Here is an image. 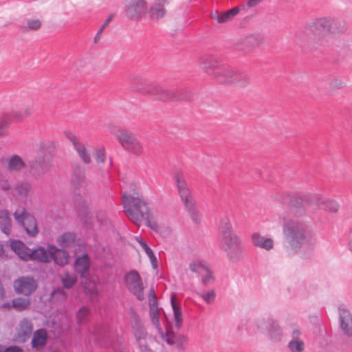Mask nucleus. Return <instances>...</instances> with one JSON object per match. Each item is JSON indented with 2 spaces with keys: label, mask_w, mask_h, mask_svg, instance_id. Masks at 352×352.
<instances>
[{
  "label": "nucleus",
  "mask_w": 352,
  "mask_h": 352,
  "mask_svg": "<svg viewBox=\"0 0 352 352\" xmlns=\"http://www.w3.org/2000/svg\"><path fill=\"white\" fill-rule=\"evenodd\" d=\"M318 201L317 195H309L305 198L292 197L289 203L288 212L279 217L287 248L295 253L313 245L316 242L309 223L301 218L307 214L305 205H311L314 201L318 206Z\"/></svg>",
  "instance_id": "1"
},
{
  "label": "nucleus",
  "mask_w": 352,
  "mask_h": 352,
  "mask_svg": "<svg viewBox=\"0 0 352 352\" xmlns=\"http://www.w3.org/2000/svg\"><path fill=\"white\" fill-rule=\"evenodd\" d=\"M122 204L126 216L136 225H140L144 219L147 226L157 232L160 226L151 214L148 204L139 192L136 186H132L130 192L122 195Z\"/></svg>",
  "instance_id": "2"
},
{
  "label": "nucleus",
  "mask_w": 352,
  "mask_h": 352,
  "mask_svg": "<svg viewBox=\"0 0 352 352\" xmlns=\"http://www.w3.org/2000/svg\"><path fill=\"white\" fill-rule=\"evenodd\" d=\"M314 36V43L318 46H328L331 34L344 33L348 29L347 22L340 18L322 16L314 19L305 27Z\"/></svg>",
  "instance_id": "3"
},
{
  "label": "nucleus",
  "mask_w": 352,
  "mask_h": 352,
  "mask_svg": "<svg viewBox=\"0 0 352 352\" xmlns=\"http://www.w3.org/2000/svg\"><path fill=\"white\" fill-rule=\"evenodd\" d=\"M201 67L208 75L221 83H239L245 86L250 82V78L246 74L235 70L213 56H204Z\"/></svg>",
  "instance_id": "4"
},
{
  "label": "nucleus",
  "mask_w": 352,
  "mask_h": 352,
  "mask_svg": "<svg viewBox=\"0 0 352 352\" xmlns=\"http://www.w3.org/2000/svg\"><path fill=\"white\" fill-rule=\"evenodd\" d=\"M218 234L220 248L225 252L228 259L233 263L243 260L245 255L242 240L234 231L230 219L228 216L221 218Z\"/></svg>",
  "instance_id": "5"
},
{
  "label": "nucleus",
  "mask_w": 352,
  "mask_h": 352,
  "mask_svg": "<svg viewBox=\"0 0 352 352\" xmlns=\"http://www.w3.org/2000/svg\"><path fill=\"white\" fill-rule=\"evenodd\" d=\"M148 306L151 321L157 329L162 342L166 343L170 346H177L179 336L168 328H166L164 331L161 328L160 320L161 314H164V311L157 305V296L153 289L149 291L148 294Z\"/></svg>",
  "instance_id": "6"
},
{
  "label": "nucleus",
  "mask_w": 352,
  "mask_h": 352,
  "mask_svg": "<svg viewBox=\"0 0 352 352\" xmlns=\"http://www.w3.org/2000/svg\"><path fill=\"white\" fill-rule=\"evenodd\" d=\"M173 178L176 183L180 198L184 204L186 210L190 214L192 221L195 223H199L201 220V217L197 208L196 202L187 185L184 175L183 173L177 172L174 175Z\"/></svg>",
  "instance_id": "7"
},
{
  "label": "nucleus",
  "mask_w": 352,
  "mask_h": 352,
  "mask_svg": "<svg viewBox=\"0 0 352 352\" xmlns=\"http://www.w3.org/2000/svg\"><path fill=\"white\" fill-rule=\"evenodd\" d=\"M129 322L133 330L135 343L140 352H154L150 347L151 338L148 336L142 320L133 309L129 311Z\"/></svg>",
  "instance_id": "8"
},
{
  "label": "nucleus",
  "mask_w": 352,
  "mask_h": 352,
  "mask_svg": "<svg viewBox=\"0 0 352 352\" xmlns=\"http://www.w3.org/2000/svg\"><path fill=\"white\" fill-rule=\"evenodd\" d=\"M189 269L198 275L202 285L206 287L212 285L215 282L214 273L204 260H193L189 264Z\"/></svg>",
  "instance_id": "9"
},
{
  "label": "nucleus",
  "mask_w": 352,
  "mask_h": 352,
  "mask_svg": "<svg viewBox=\"0 0 352 352\" xmlns=\"http://www.w3.org/2000/svg\"><path fill=\"white\" fill-rule=\"evenodd\" d=\"M117 138L125 150L135 155L143 154V146L133 132L127 130H120L117 134Z\"/></svg>",
  "instance_id": "10"
},
{
  "label": "nucleus",
  "mask_w": 352,
  "mask_h": 352,
  "mask_svg": "<svg viewBox=\"0 0 352 352\" xmlns=\"http://www.w3.org/2000/svg\"><path fill=\"white\" fill-rule=\"evenodd\" d=\"M15 220L22 226L30 236H35L38 232V228L35 217L28 213L23 207H19L14 212Z\"/></svg>",
  "instance_id": "11"
},
{
  "label": "nucleus",
  "mask_w": 352,
  "mask_h": 352,
  "mask_svg": "<svg viewBox=\"0 0 352 352\" xmlns=\"http://www.w3.org/2000/svg\"><path fill=\"white\" fill-rule=\"evenodd\" d=\"M88 339L96 344L104 347H113L111 340V331L108 327L104 324L95 326L89 331Z\"/></svg>",
  "instance_id": "12"
},
{
  "label": "nucleus",
  "mask_w": 352,
  "mask_h": 352,
  "mask_svg": "<svg viewBox=\"0 0 352 352\" xmlns=\"http://www.w3.org/2000/svg\"><path fill=\"white\" fill-rule=\"evenodd\" d=\"M124 282L128 289L139 300H142L144 298L143 283L138 272L131 271L126 274L124 276Z\"/></svg>",
  "instance_id": "13"
},
{
  "label": "nucleus",
  "mask_w": 352,
  "mask_h": 352,
  "mask_svg": "<svg viewBox=\"0 0 352 352\" xmlns=\"http://www.w3.org/2000/svg\"><path fill=\"white\" fill-rule=\"evenodd\" d=\"M146 11L145 0H125L124 13L125 16L131 20H138Z\"/></svg>",
  "instance_id": "14"
},
{
  "label": "nucleus",
  "mask_w": 352,
  "mask_h": 352,
  "mask_svg": "<svg viewBox=\"0 0 352 352\" xmlns=\"http://www.w3.org/2000/svg\"><path fill=\"white\" fill-rule=\"evenodd\" d=\"M14 287L17 293L28 296L36 290L37 283L33 278L21 277L14 282Z\"/></svg>",
  "instance_id": "15"
},
{
  "label": "nucleus",
  "mask_w": 352,
  "mask_h": 352,
  "mask_svg": "<svg viewBox=\"0 0 352 352\" xmlns=\"http://www.w3.org/2000/svg\"><path fill=\"white\" fill-rule=\"evenodd\" d=\"M146 93L156 99L165 101L172 98H177L175 90H168L160 85L153 84L147 87Z\"/></svg>",
  "instance_id": "16"
},
{
  "label": "nucleus",
  "mask_w": 352,
  "mask_h": 352,
  "mask_svg": "<svg viewBox=\"0 0 352 352\" xmlns=\"http://www.w3.org/2000/svg\"><path fill=\"white\" fill-rule=\"evenodd\" d=\"M340 327L344 334L352 337V314L344 307L339 308Z\"/></svg>",
  "instance_id": "17"
},
{
  "label": "nucleus",
  "mask_w": 352,
  "mask_h": 352,
  "mask_svg": "<svg viewBox=\"0 0 352 352\" xmlns=\"http://www.w3.org/2000/svg\"><path fill=\"white\" fill-rule=\"evenodd\" d=\"M309 195H317L318 197V206L316 205V202H312L311 205H305L306 206L312 207L313 209H316L318 208H321L322 209L329 211V212H336L338 210V203L330 199H324L322 201H320V198L318 195L317 194H308V195H297L298 198H305V197L309 196Z\"/></svg>",
  "instance_id": "18"
},
{
  "label": "nucleus",
  "mask_w": 352,
  "mask_h": 352,
  "mask_svg": "<svg viewBox=\"0 0 352 352\" xmlns=\"http://www.w3.org/2000/svg\"><path fill=\"white\" fill-rule=\"evenodd\" d=\"M48 250L51 254V261L54 260L57 265L63 267L68 263L69 255L67 251L58 249L53 245H48Z\"/></svg>",
  "instance_id": "19"
},
{
  "label": "nucleus",
  "mask_w": 352,
  "mask_h": 352,
  "mask_svg": "<svg viewBox=\"0 0 352 352\" xmlns=\"http://www.w3.org/2000/svg\"><path fill=\"white\" fill-rule=\"evenodd\" d=\"M90 268V258L87 253L81 256H77L75 259V271L82 277H87Z\"/></svg>",
  "instance_id": "20"
},
{
  "label": "nucleus",
  "mask_w": 352,
  "mask_h": 352,
  "mask_svg": "<svg viewBox=\"0 0 352 352\" xmlns=\"http://www.w3.org/2000/svg\"><path fill=\"white\" fill-rule=\"evenodd\" d=\"M252 243L259 248L270 251L274 248V240L270 237H265L258 232H254L251 236Z\"/></svg>",
  "instance_id": "21"
},
{
  "label": "nucleus",
  "mask_w": 352,
  "mask_h": 352,
  "mask_svg": "<svg viewBox=\"0 0 352 352\" xmlns=\"http://www.w3.org/2000/svg\"><path fill=\"white\" fill-rule=\"evenodd\" d=\"M67 138L71 141L74 149L76 151L82 160L85 163L89 164L91 161V157L87 153L85 145L80 142L76 136L72 133H68L67 134Z\"/></svg>",
  "instance_id": "22"
},
{
  "label": "nucleus",
  "mask_w": 352,
  "mask_h": 352,
  "mask_svg": "<svg viewBox=\"0 0 352 352\" xmlns=\"http://www.w3.org/2000/svg\"><path fill=\"white\" fill-rule=\"evenodd\" d=\"M300 331L295 329L292 331V339L288 342L287 347L289 352H303L305 349L304 341L299 338Z\"/></svg>",
  "instance_id": "23"
},
{
  "label": "nucleus",
  "mask_w": 352,
  "mask_h": 352,
  "mask_svg": "<svg viewBox=\"0 0 352 352\" xmlns=\"http://www.w3.org/2000/svg\"><path fill=\"white\" fill-rule=\"evenodd\" d=\"M11 249L24 261L30 260L31 249L28 248L25 243L20 241H13L10 243Z\"/></svg>",
  "instance_id": "24"
},
{
  "label": "nucleus",
  "mask_w": 352,
  "mask_h": 352,
  "mask_svg": "<svg viewBox=\"0 0 352 352\" xmlns=\"http://www.w3.org/2000/svg\"><path fill=\"white\" fill-rule=\"evenodd\" d=\"M30 255V260L37 261L41 263H49L51 261V254L48 250V246L47 249L39 247L37 249L31 250Z\"/></svg>",
  "instance_id": "25"
},
{
  "label": "nucleus",
  "mask_w": 352,
  "mask_h": 352,
  "mask_svg": "<svg viewBox=\"0 0 352 352\" xmlns=\"http://www.w3.org/2000/svg\"><path fill=\"white\" fill-rule=\"evenodd\" d=\"M33 324L32 322L26 318L21 320L18 329V338L25 342L32 334Z\"/></svg>",
  "instance_id": "26"
},
{
  "label": "nucleus",
  "mask_w": 352,
  "mask_h": 352,
  "mask_svg": "<svg viewBox=\"0 0 352 352\" xmlns=\"http://www.w3.org/2000/svg\"><path fill=\"white\" fill-rule=\"evenodd\" d=\"M170 304L173 311L175 327L179 329L183 324V314L181 306L176 302V296L173 295L170 298Z\"/></svg>",
  "instance_id": "27"
},
{
  "label": "nucleus",
  "mask_w": 352,
  "mask_h": 352,
  "mask_svg": "<svg viewBox=\"0 0 352 352\" xmlns=\"http://www.w3.org/2000/svg\"><path fill=\"white\" fill-rule=\"evenodd\" d=\"M47 333L45 329H41L36 330L33 335L32 340V346L34 349H40L46 344Z\"/></svg>",
  "instance_id": "28"
},
{
  "label": "nucleus",
  "mask_w": 352,
  "mask_h": 352,
  "mask_svg": "<svg viewBox=\"0 0 352 352\" xmlns=\"http://www.w3.org/2000/svg\"><path fill=\"white\" fill-rule=\"evenodd\" d=\"M164 2L157 1L149 9V14L152 19H160L166 14V10L164 8Z\"/></svg>",
  "instance_id": "29"
},
{
  "label": "nucleus",
  "mask_w": 352,
  "mask_h": 352,
  "mask_svg": "<svg viewBox=\"0 0 352 352\" xmlns=\"http://www.w3.org/2000/svg\"><path fill=\"white\" fill-rule=\"evenodd\" d=\"M0 228L6 235L11 232V219L7 210L0 211Z\"/></svg>",
  "instance_id": "30"
},
{
  "label": "nucleus",
  "mask_w": 352,
  "mask_h": 352,
  "mask_svg": "<svg viewBox=\"0 0 352 352\" xmlns=\"http://www.w3.org/2000/svg\"><path fill=\"white\" fill-rule=\"evenodd\" d=\"M30 165L31 173L36 175L43 174L50 167L48 162L45 160L32 162Z\"/></svg>",
  "instance_id": "31"
},
{
  "label": "nucleus",
  "mask_w": 352,
  "mask_h": 352,
  "mask_svg": "<svg viewBox=\"0 0 352 352\" xmlns=\"http://www.w3.org/2000/svg\"><path fill=\"white\" fill-rule=\"evenodd\" d=\"M76 236L72 232H66L59 236L56 242L62 248H70L75 242Z\"/></svg>",
  "instance_id": "32"
},
{
  "label": "nucleus",
  "mask_w": 352,
  "mask_h": 352,
  "mask_svg": "<svg viewBox=\"0 0 352 352\" xmlns=\"http://www.w3.org/2000/svg\"><path fill=\"white\" fill-rule=\"evenodd\" d=\"M24 166L25 163L19 155H14L8 160V169L10 172L19 171Z\"/></svg>",
  "instance_id": "33"
},
{
  "label": "nucleus",
  "mask_w": 352,
  "mask_h": 352,
  "mask_svg": "<svg viewBox=\"0 0 352 352\" xmlns=\"http://www.w3.org/2000/svg\"><path fill=\"white\" fill-rule=\"evenodd\" d=\"M136 241L140 244L142 250L145 252V253L148 256L151 263L152 264V266L154 269L157 268V258L153 254L152 250L147 245L146 243L140 237H135Z\"/></svg>",
  "instance_id": "34"
},
{
  "label": "nucleus",
  "mask_w": 352,
  "mask_h": 352,
  "mask_svg": "<svg viewBox=\"0 0 352 352\" xmlns=\"http://www.w3.org/2000/svg\"><path fill=\"white\" fill-rule=\"evenodd\" d=\"M239 12V8L237 7L233 8L231 10L223 13H217L214 16V19L217 21L218 23H226L233 19Z\"/></svg>",
  "instance_id": "35"
},
{
  "label": "nucleus",
  "mask_w": 352,
  "mask_h": 352,
  "mask_svg": "<svg viewBox=\"0 0 352 352\" xmlns=\"http://www.w3.org/2000/svg\"><path fill=\"white\" fill-rule=\"evenodd\" d=\"M115 17L114 14H111L109 15V16L107 18L105 21L103 23V24L100 27L98 32H96L94 38V43L95 45L98 44L102 38V34L104 31V30L109 25L112 19Z\"/></svg>",
  "instance_id": "36"
},
{
  "label": "nucleus",
  "mask_w": 352,
  "mask_h": 352,
  "mask_svg": "<svg viewBox=\"0 0 352 352\" xmlns=\"http://www.w3.org/2000/svg\"><path fill=\"white\" fill-rule=\"evenodd\" d=\"M30 305V300L27 298H16L12 300V307L17 311H23Z\"/></svg>",
  "instance_id": "37"
},
{
  "label": "nucleus",
  "mask_w": 352,
  "mask_h": 352,
  "mask_svg": "<svg viewBox=\"0 0 352 352\" xmlns=\"http://www.w3.org/2000/svg\"><path fill=\"white\" fill-rule=\"evenodd\" d=\"M61 280L65 288L70 289L76 283L77 279L75 275L66 273L63 276Z\"/></svg>",
  "instance_id": "38"
},
{
  "label": "nucleus",
  "mask_w": 352,
  "mask_h": 352,
  "mask_svg": "<svg viewBox=\"0 0 352 352\" xmlns=\"http://www.w3.org/2000/svg\"><path fill=\"white\" fill-rule=\"evenodd\" d=\"M198 295L208 305L212 304L216 298V292L214 289H210L205 293H199Z\"/></svg>",
  "instance_id": "39"
},
{
  "label": "nucleus",
  "mask_w": 352,
  "mask_h": 352,
  "mask_svg": "<svg viewBox=\"0 0 352 352\" xmlns=\"http://www.w3.org/2000/svg\"><path fill=\"white\" fill-rule=\"evenodd\" d=\"M89 314V311L87 308L83 307L79 309L76 314L77 322L79 324H84Z\"/></svg>",
  "instance_id": "40"
},
{
  "label": "nucleus",
  "mask_w": 352,
  "mask_h": 352,
  "mask_svg": "<svg viewBox=\"0 0 352 352\" xmlns=\"http://www.w3.org/2000/svg\"><path fill=\"white\" fill-rule=\"evenodd\" d=\"M30 184L27 182H19L15 186V191L18 195H27L30 190Z\"/></svg>",
  "instance_id": "41"
},
{
  "label": "nucleus",
  "mask_w": 352,
  "mask_h": 352,
  "mask_svg": "<svg viewBox=\"0 0 352 352\" xmlns=\"http://www.w3.org/2000/svg\"><path fill=\"white\" fill-rule=\"evenodd\" d=\"M97 163H103L105 159V151L104 148H97L94 155Z\"/></svg>",
  "instance_id": "42"
},
{
  "label": "nucleus",
  "mask_w": 352,
  "mask_h": 352,
  "mask_svg": "<svg viewBox=\"0 0 352 352\" xmlns=\"http://www.w3.org/2000/svg\"><path fill=\"white\" fill-rule=\"evenodd\" d=\"M345 87V83L339 78H333L329 84V88L331 89H338Z\"/></svg>",
  "instance_id": "43"
},
{
  "label": "nucleus",
  "mask_w": 352,
  "mask_h": 352,
  "mask_svg": "<svg viewBox=\"0 0 352 352\" xmlns=\"http://www.w3.org/2000/svg\"><path fill=\"white\" fill-rule=\"evenodd\" d=\"M28 28L30 30H36L40 28L41 23L38 19L28 20L27 21Z\"/></svg>",
  "instance_id": "44"
},
{
  "label": "nucleus",
  "mask_w": 352,
  "mask_h": 352,
  "mask_svg": "<svg viewBox=\"0 0 352 352\" xmlns=\"http://www.w3.org/2000/svg\"><path fill=\"white\" fill-rule=\"evenodd\" d=\"M10 122V119L7 117H3L0 119V136H3L5 133L6 129Z\"/></svg>",
  "instance_id": "45"
},
{
  "label": "nucleus",
  "mask_w": 352,
  "mask_h": 352,
  "mask_svg": "<svg viewBox=\"0 0 352 352\" xmlns=\"http://www.w3.org/2000/svg\"><path fill=\"white\" fill-rule=\"evenodd\" d=\"M52 297L53 298H60L61 300H65L66 298V294L62 289H56L53 291Z\"/></svg>",
  "instance_id": "46"
},
{
  "label": "nucleus",
  "mask_w": 352,
  "mask_h": 352,
  "mask_svg": "<svg viewBox=\"0 0 352 352\" xmlns=\"http://www.w3.org/2000/svg\"><path fill=\"white\" fill-rule=\"evenodd\" d=\"M83 179L81 176L76 175L72 178V184L76 187L78 188L82 186Z\"/></svg>",
  "instance_id": "47"
},
{
  "label": "nucleus",
  "mask_w": 352,
  "mask_h": 352,
  "mask_svg": "<svg viewBox=\"0 0 352 352\" xmlns=\"http://www.w3.org/2000/svg\"><path fill=\"white\" fill-rule=\"evenodd\" d=\"M274 327L276 331V333H273L272 331H270V335L272 338L273 339H278L280 337V332H279V328L276 324L274 323Z\"/></svg>",
  "instance_id": "48"
},
{
  "label": "nucleus",
  "mask_w": 352,
  "mask_h": 352,
  "mask_svg": "<svg viewBox=\"0 0 352 352\" xmlns=\"http://www.w3.org/2000/svg\"><path fill=\"white\" fill-rule=\"evenodd\" d=\"M30 114V109L28 108H25L23 110L22 112H19V113H16L15 116L16 118L20 119L24 116H28Z\"/></svg>",
  "instance_id": "49"
},
{
  "label": "nucleus",
  "mask_w": 352,
  "mask_h": 352,
  "mask_svg": "<svg viewBox=\"0 0 352 352\" xmlns=\"http://www.w3.org/2000/svg\"><path fill=\"white\" fill-rule=\"evenodd\" d=\"M6 352H23V350L16 346H11L9 347H6Z\"/></svg>",
  "instance_id": "50"
},
{
  "label": "nucleus",
  "mask_w": 352,
  "mask_h": 352,
  "mask_svg": "<svg viewBox=\"0 0 352 352\" xmlns=\"http://www.w3.org/2000/svg\"><path fill=\"white\" fill-rule=\"evenodd\" d=\"M263 0H249L248 1V6L250 7H254L262 2Z\"/></svg>",
  "instance_id": "51"
},
{
  "label": "nucleus",
  "mask_w": 352,
  "mask_h": 352,
  "mask_svg": "<svg viewBox=\"0 0 352 352\" xmlns=\"http://www.w3.org/2000/svg\"><path fill=\"white\" fill-rule=\"evenodd\" d=\"M1 187L4 190H9L10 189V185L7 181L3 182L1 184Z\"/></svg>",
  "instance_id": "52"
},
{
  "label": "nucleus",
  "mask_w": 352,
  "mask_h": 352,
  "mask_svg": "<svg viewBox=\"0 0 352 352\" xmlns=\"http://www.w3.org/2000/svg\"><path fill=\"white\" fill-rule=\"evenodd\" d=\"M348 246L349 250L352 252V238L350 239Z\"/></svg>",
  "instance_id": "53"
},
{
  "label": "nucleus",
  "mask_w": 352,
  "mask_h": 352,
  "mask_svg": "<svg viewBox=\"0 0 352 352\" xmlns=\"http://www.w3.org/2000/svg\"><path fill=\"white\" fill-rule=\"evenodd\" d=\"M6 347L0 345V352H6Z\"/></svg>",
  "instance_id": "54"
},
{
  "label": "nucleus",
  "mask_w": 352,
  "mask_h": 352,
  "mask_svg": "<svg viewBox=\"0 0 352 352\" xmlns=\"http://www.w3.org/2000/svg\"><path fill=\"white\" fill-rule=\"evenodd\" d=\"M3 254V246L0 245V257Z\"/></svg>",
  "instance_id": "55"
},
{
  "label": "nucleus",
  "mask_w": 352,
  "mask_h": 352,
  "mask_svg": "<svg viewBox=\"0 0 352 352\" xmlns=\"http://www.w3.org/2000/svg\"><path fill=\"white\" fill-rule=\"evenodd\" d=\"M260 41V39L258 37L255 36V45H257Z\"/></svg>",
  "instance_id": "56"
},
{
  "label": "nucleus",
  "mask_w": 352,
  "mask_h": 352,
  "mask_svg": "<svg viewBox=\"0 0 352 352\" xmlns=\"http://www.w3.org/2000/svg\"><path fill=\"white\" fill-rule=\"evenodd\" d=\"M4 306H5V307H9V305H8H8H6V304H5V305H4Z\"/></svg>",
  "instance_id": "57"
},
{
  "label": "nucleus",
  "mask_w": 352,
  "mask_h": 352,
  "mask_svg": "<svg viewBox=\"0 0 352 352\" xmlns=\"http://www.w3.org/2000/svg\"><path fill=\"white\" fill-rule=\"evenodd\" d=\"M162 2H165V1H164V0H162Z\"/></svg>",
  "instance_id": "58"
},
{
  "label": "nucleus",
  "mask_w": 352,
  "mask_h": 352,
  "mask_svg": "<svg viewBox=\"0 0 352 352\" xmlns=\"http://www.w3.org/2000/svg\"><path fill=\"white\" fill-rule=\"evenodd\" d=\"M53 352H58V351H53Z\"/></svg>",
  "instance_id": "59"
}]
</instances>
